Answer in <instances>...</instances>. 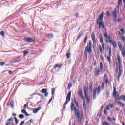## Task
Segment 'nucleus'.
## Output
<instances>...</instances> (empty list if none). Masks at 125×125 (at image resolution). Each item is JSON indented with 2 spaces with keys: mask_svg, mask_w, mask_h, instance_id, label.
Listing matches in <instances>:
<instances>
[{
  "mask_svg": "<svg viewBox=\"0 0 125 125\" xmlns=\"http://www.w3.org/2000/svg\"><path fill=\"white\" fill-rule=\"evenodd\" d=\"M7 122H13V118H11L7 120Z\"/></svg>",
  "mask_w": 125,
  "mask_h": 125,
  "instance_id": "39",
  "label": "nucleus"
},
{
  "mask_svg": "<svg viewBox=\"0 0 125 125\" xmlns=\"http://www.w3.org/2000/svg\"><path fill=\"white\" fill-rule=\"evenodd\" d=\"M75 16H76V18H78V17H79V13H76L75 14Z\"/></svg>",
  "mask_w": 125,
  "mask_h": 125,
  "instance_id": "56",
  "label": "nucleus"
},
{
  "mask_svg": "<svg viewBox=\"0 0 125 125\" xmlns=\"http://www.w3.org/2000/svg\"><path fill=\"white\" fill-rule=\"evenodd\" d=\"M47 36L49 37V38H53V34H52V33L48 34Z\"/></svg>",
  "mask_w": 125,
  "mask_h": 125,
  "instance_id": "36",
  "label": "nucleus"
},
{
  "mask_svg": "<svg viewBox=\"0 0 125 125\" xmlns=\"http://www.w3.org/2000/svg\"><path fill=\"white\" fill-rule=\"evenodd\" d=\"M120 32L122 33L123 34H125V30H124V28H122L120 29Z\"/></svg>",
  "mask_w": 125,
  "mask_h": 125,
  "instance_id": "44",
  "label": "nucleus"
},
{
  "mask_svg": "<svg viewBox=\"0 0 125 125\" xmlns=\"http://www.w3.org/2000/svg\"><path fill=\"white\" fill-rule=\"evenodd\" d=\"M92 40L93 43H96V40H95V35L94 33H92Z\"/></svg>",
  "mask_w": 125,
  "mask_h": 125,
  "instance_id": "14",
  "label": "nucleus"
},
{
  "mask_svg": "<svg viewBox=\"0 0 125 125\" xmlns=\"http://www.w3.org/2000/svg\"><path fill=\"white\" fill-rule=\"evenodd\" d=\"M8 73L10 74V75H12L13 72H12L11 71H9Z\"/></svg>",
  "mask_w": 125,
  "mask_h": 125,
  "instance_id": "58",
  "label": "nucleus"
},
{
  "mask_svg": "<svg viewBox=\"0 0 125 125\" xmlns=\"http://www.w3.org/2000/svg\"><path fill=\"white\" fill-rule=\"evenodd\" d=\"M71 91H69L68 94L66 96V101H65V103L63 104V109L62 110H64V109L66 108V105H67V104H68V103L69 102V101H70L71 100Z\"/></svg>",
  "mask_w": 125,
  "mask_h": 125,
  "instance_id": "7",
  "label": "nucleus"
},
{
  "mask_svg": "<svg viewBox=\"0 0 125 125\" xmlns=\"http://www.w3.org/2000/svg\"><path fill=\"white\" fill-rule=\"evenodd\" d=\"M106 16H110V12L109 11H107L106 13Z\"/></svg>",
  "mask_w": 125,
  "mask_h": 125,
  "instance_id": "52",
  "label": "nucleus"
},
{
  "mask_svg": "<svg viewBox=\"0 0 125 125\" xmlns=\"http://www.w3.org/2000/svg\"><path fill=\"white\" fill-rule=\"evenodd\" d=\"M104 37L106 39L105 42H109L110 40H111V37H110V35H108L107 32H104Z\"/></svg>",
  "mask_w": 125,
  "mask_h": 125,
  "instance_id": "9",
  "label": "nucleus"
},
{
  "mask_svg": "<svg viewBox=\"0 0 125 125\" xmlns=\"http://www.w3.org/2000/svg\"><path fill=\"white\" fill-rule=\"evenodd\" d=\"M100 69L101 72H102V71H103V64H102V62L100 63Z\"/></svg>",
  "mask_w": 125,
  "mask_h": 125,
  "instance_id": "21",
  "label": "nucleus"
},
{
  "mask_svg": "<svg viewBox=\"0 0 125 125\" xmlns=\"http://www.w3.org/2000/svg\"><path fill=\"white\" fill-rule=\"evenodd\" d=\"M82 35H83L82 33H81L80 35H79L77 37V39H80V38H81V37L82 36Z\"/></svg>",
  "mask_w": 125,
  "mask_h": 125,
  "instance_id": "62",
  "label": "nucleus"
},
{
  "mask_svg": "<svg viewBox=\"0 0 125 125\" xmlns=\"http://www.w3.org/2000/svg\"><path fill=\"white\" fill-rule=\"evenodd\" d=\"M0 35H1V36H2L3 38H4V31H1L0 33Z\"/></svg>",
  "mask_w": 125,
  "mask_h": 125,
  "instance_id": "32",
  "label": "nucleus"
},
{
  "mask_svg": "<svg viewBox=\"0 0 125 125\" xmlns=\"http://www.w3.org/2000/svg\"><path fill=\"white\" fill-rule=\"evenodd\" d=\"M107 119L108 120V121H109V122H112V119L111 118V117H108L107 118Z\"/></svg>",
  "mask_w": 125,
  "mask_h": 125,
  "instance_id": "54",
  "label": "nucleus"
},
{
  "mask_svg": "<svg viewBox=\"0 0 125 125\" xmlns=\"http://www.w3.org/2000/svg\"><path fill=\"white\" fill-rule=\"evenodd\" d=\"M106 95L108 98V97H109V96H110V92L109 91L106 92Z\"/></svg>",
  "mask_w": 125,
  "mask_h": 125,
  "instance_id": "40",
  "label": "nucleus"
},
{
  "mask_svg": "<svg viewBox=\"0 0 125 125\" xmlns=\"http://www.w3.org/2000/svg\"><path fill=\"white\" fill-rule=\"evenodd\" d=\"M117 60L118 61V63L116 65V73H118V75L117 76V80L118 81H120V77L122 76V72L123 70V66H122V62H121V57L120 56L117 57Z\"/></svg>",
  "mask_w": 125,
  "mask_h": 125,
  "instance_id": "2",
  "label": "nucleus"
},
{
  "mask_svg": "<svg viewBox=\"0 0 125 125\" xmlns=\"http://www.w3.org/2000/svg\"><path fill=\"white\" fill-rule=\"evenodd\" d=\"M101 59L102 61H103V60H104V58L103 57V56H101Z\"/></svg>",
  "mask_w": 125,
  "mask_h": 125,
  "instance_id": "59",
  "label": "nucleus"
},
{
  "mask_svg": "<svg viewBox=\"0 0 125 125\" xmlns=\"http://www.w3.org/2000/svg\"><path fill=\"white\" fill-rule=\"evenodd\" d=\"M92 45V42L91 41H89V44L86 46L85 48V51L84 52V54L86 57H87V53H91V46Z\"/></svg>",
  "mask_w": 125,
  "mask_h": 125,
  "instance_id": "3",
  "label": "nucleus"
},
{
  "mask_svg": "<svg viewBox=\"0 0 125 125\" xmlns=\"http://www.w3.org/2000/svg\"><path fill=\"white\" fill-rule=\"evenodd\" d=\"M111 53H112V48H109V56H111Z\"/></svg>",
  "mask_w": 125,
  "mask_h": 125,
  "instance_id": "31",
  "label": "nucleus"
},
{
  "mask_svg": "<svg viewBox=\"0 0 125 125\" xmlns=\"http://www.w3.org/2000/svg\"><path fill=\"white\" fill-rule=\"evenodd\" d=\"M118 104H119L121 107H125V104H123L121 101L118 102Z\"/></svg>",
  "mask_w": 125,
  "mask_h": 125,
  "instance_id": "23",
  "label": "nucleus"
},
{
  "mask_svg": "<svg viewBox=\"0 0 125 125\" xmlns=\"http://www.w3.org/2000/svg\"><path fill=\"white\" fill-rule=\"evenodd\" d=\"M54 92H55V89L54 88H53L52 89V95H53V94H54Z\"/></svg>",
  "mask_w": 125,
  "mask_h": 125,
  "instance_id": "38",
  "label": "nucleus"
},
{
  "mask_svg": "<svg viewBox=\"0 0 125 125\" xmlns=\"http://www.w3.org/2000/svg\"><path fill=\"white\" fill-rule=\"evenodd\" d=\"M114 22H117V17L114 18Z\"/></svg>",
  "mask_w": 125,
  "mask_h": 125,
  "instance_id": "63",
  "label": "nucleus"
},
{
  "mask_svg": "<svg viewBox=\"0 0 125 125\" xmlns=\"http://www.w3.org/2000/svg\"><path fill=\"white\" fill-rule=\"evenodd\" d=\"M104 114L105 115L107 114V110H106V109H104Z\"/></svg>",
  "mask_w": 125,
  "mask_h": 125,
  "instance_id": "55",
  "label": "nucleus"
},
{
  "mask_svg": "<svg viewBox=\"0 0 125 125\" xmlns=\"http://www.w3.org/2000/svg\"><path fill=\"white\" fill-rule=\"evenodd\" d=\"M51 101H52V98L50 99V100L48 102V103H49V104L51 102Z\"/></svg>",
  "mask_w": 125,
  "mask_h": 125,
  "instance_id": "60",
  "label": "nucleus"
},
{
  "mask_svg": "<svg viewBox=\"0 0 125 125\" xmlns=\"http://www.w3.org/2000/svg\"><path fill=\"white\" fill-rule=\"evenodd\" d=\"M96 91H97V90L95 89L93 91V99H95L96 98Z\"/></svg>",
  "mask_w": 125,
  "mask_h": 125,
  "instance_id": "20",
  "label": "nucleus"
},
{
  "mask_svg": "<svg viewBox=\"0 0 125 125\" xmlns=\"http://www.w3.org/2000/svg\"><path fill=\"white\" fill-rule=\"evenodd\" d=\"M122 0H118V8L120 7V5H122Z\"/></svg>",
  "mask_w": 125,
  "mask_h": 125,
  "instance_id": "25",
  "label": "nucleus"
},
{
  "mask_svg": "<svg viewBox=\"0 0 125 125\" xmlns=\"http://www.w3.org/2000/svg\"><path fill=\"white\" fill-rule=\"evenodd\" d=\"M24 115H25L26 117H28L29 116V114H28V113H27V112L24 113Z\"/></svg>",
  "mask_w": 125,
  "mask_h": 125,
  "instance_id": "57",
  "label": "nucleus"
},
{
  "mask_svg": "<svg viewBox=\"0 0 125 125\" xmlns=\"http://www.w3.org/2000/svg\"><path fill=\"white\" fill-rule=\"evenodd\" d=\"M101 89V88L100 87V86H99L98 87V90H97V95H99V94H100V89Z\"/></svg>",
  "mask_w": 125,
  "mask_h": 125,
  "instance_id": "27",
  "label": "nucleus"
},
{
  "mask_svg": "<svg viewBox=\"0 0 125 125\" xmlns=\"http://www.w3.org/2000/svg\"><path fill=\"white\" fill-rule=\"evenodd\" d=\"M24 124H25V121H23L21 122L19 125H24Z\"/></svg>",
  "mask_w": 125,
  "mask_h": 125,
  "instance_id": "46",
  "label": "nucleus"
},
{
  "mask_svg": "<svg viewBox=\"0 0 125 125\" xmlns=\"http://www.w3.org/2000/svg\"><path fill=\"white\" fill-rule=\"evenodd\" d=\"M92 84H93L92 82H90L89 86L90 90L92 89Z\"/></svg>",
  "mask_w": 125,
  "mask_h": 125,
  "instance_id": "30",
  "label": "nucleus"
},
{
  "mask_svg": "<svg viewBox=\"0 0 125 125\" xmlns=\"http://www.w3.org/2000/svg\"><path fill=\"white\" fill-rule=\"evenodd\" d=\"M104 81H105L106 85H108V83L109 82V79L108 78H105V79H104Z\"/></svg>",
  "mask_w": 125,
  "mask_h": 125,
  "instance_id": "34",
  "label": "nucleus"
},
{
  "mask_svg": "<svg viewBox=\"0 0 125 125\" xmlns=\"http://www.w3.org/2000/svg\"><path fill=\"white\" fill-rule=\"evenodd\" d=\"M74 102L75 103V105H76V107H77V108H78L79 104L78 103V102H77V101L76 100L75 98H74Z\"/></svg>",
  "mask_w": 125,
  "mask_h": 125,
  "instance_id": "26",
  "label": "nucleus"
},
{
  "mask_svg": "<svg viewBox=\"0 0 125 125\" xmlns=\"http://www.w3.org/2000/svg\"><path fill=\"white\" fill-rule=\"evenodd\" d=\"M121 39L123 41V42H125V38L124 36L121 37Z\"/></svg>",
  "mask_w": 125,
  "mask_h": 125,
  "instance_id": "48",
  "label": "nucleus"
},
{
  "mask_svg": "<svg viewBox=\"0 0 125 125\" xmlns=\"http://www.w3.org/2000/svg\"><path fill=\"white\" fill-rule=\"evenodd\" d=\"M21 112H22L23 114H25V113L26 112V110H25V109L22 110H21Z\"/></svg>",
  "mask_w": 125,
  "mask_h": 125,
  "instance_id": "50",
  "label": "nucleus"
},
{
  "mask_svg": "<svg viewBox=\"0 0 125 125\" xmlns=\"http://www.w3.org/2000/svg\"><path fill=\"white\" fill-rule=\"evenodd\" d=\"M112 15L114 18H116V17H117V10L116 9L113 10Z\"/></svg>",
  "mask_w": 125,
  "mask_h": 125,
  "instance_id": "18",
  "label": "nucleus"
},
{
  "mask_svg": "<svg viewBox=\"0 0 125 125\" xmlns=\"http://www.w3.org/2000/svg\"><path fill=\"white\" fill-rule=\"evenodd\" d=\"M103 125H109V123H108L107 122H103Z\"/></svg>",
  "mask_w": 125,
  "mask_h": 125,
  "instance_id": "42",
  "label": "nucleus"
},
{
  "mask_svg": "<svg viewBox=\"0 0 125 125\" xmlns=\"http://www.w3.org/2000/svg\"><path fill=\"white\" fill-rule=\"evenodd\" d=\"M19 118L20 119H23V118H24V115H23V114H20V115H19Z\"/></svg>",
  "mask_w": 125,
  "mask_h": 125,
  "instance_id": "35",
  "label": "nucleus"
},
{
  "mask_svg": "<svg viewBox=\"0 0 125 125\" xmlns=\"http://www.w3.org/2000/svg\"><path fill=\"white\" fill-rule=\"evenodd\" d=\"M83 99V104H85V100H84V97H83L82 98H81Z\"/></svg>",
  "mask_w": 125,
  "mask_h": 125,
  "instance_id": "43",
  "label": "nucleus"
},
{
  "mask_svg": "<svg viewBox=\"0 0 125 125\" xmlns=\"http://www.w3.org/2000/svg\"><path fill=\"white\" fill-rule=\"evenodd\" d=\"M109 107H110V108H114V104H109Z\"/></svg>",
  "mask_w": 125,
  "mask_h": 125,
  "instance_id": "45",
  "label": "nucleus"
},
{
  "mask_svg": "<svg viewBox=\"0 0 125 125\" xmlns=\"http://www.w3.org/2000/svg\"><path fill=\"white\" fill-rule=\"evenodd\" d=\"M107 59L109 64H111V56H108L107 57Z\"/></svg>",
  "mask_w": 125,
  "mask_h": 125,
  "instance_id": "24",
  "label": "nucleus"
},
{
  "mask_svg": "<svg viewBox=\"0 0 125 125\" xmlns=\"http://www.w3.org/2000/svg\"><path fill=\"white\" fill-rule=\"evenodd\" d=\"M113 97H117V96H119V93L118 92L116 91V88L113 87Z\"/></svg>",
  "mask_w": 125,
  "mask_h": 125,
  "instance_id": "11",
  "label": "nucleus"
},
{
  "mask_svg": "<svg viewBox=\"0 0 125 125\" xmlns=\"http://www.w3.org/2000/svg\"><path fill=\"white\" fill-rule=\"evenodd\" d=\"M40 110H41V107H39L37 108L34 110L33 111V113H34V114H37V113H38V112H39V111H40Z\"/></svg>",
  "mask_w": 125,
  "mask_h": 125,
  "instance_id": "19",
  "label": "nucleus"
},
{
  "mask_svg": "<svg viewBox=\"0 0 125 125\" xmlns=\"http://www.w3.org/2000/svg\"><path fill=\"white\" fill-rule=\"evenodd\" d=\"M3 65H4V62H0V66H3Z\"/></svg>",
  "mask_w": 125,
  "mask_h": 125,
  "instance_id": "47",
  "label": "nucleus"
},
{
  "mask_svg": "<svg viewBox=\"0 0 125 125\" xmlns=\"http://www.w3.org/2000/svg\"><path fill=\"white\" fill-rule=\"evenodd\" d=\"M67 87H68V88H69V89H70V88H71V87H72V85H71V84H68Z\"/></svg>",
  "mask_w": 125,
  "mask_h": 125,
  "instance_id": "61",
  "label": "nucleus"
},
{
  "mask_svg": "<svg viewBox=\"0 0 125 125\" xmlns=\"http://www.w3.org/2000/svg\"><path fill=\"white\" fill-rule=\"evenodd\" d=\"M12 116H13V117H16V113H13L12 114Z\"/></svg>",
  "mask_w": 125,
  "mask_h": 125,
  "instance_id": "64",
  "label": "nucleus"
},
{
  "mask_svg": "<svg viewBox=\"0 0 125 125\" xmlns=\"http://www.w3.org/2000/svg\"><path fill=\"white\" fill-rule=\"evenodd\" d=\"M99 37H100V42L102 44V47H101V45H100L99 46V48L100 52L102 54V53H103V51H102V48L103 49H104V42H103V38H102V36H101V35H100Z\"/></svg>",
  "mask_w": 125,
  "mask_h": 125,
  "instance_id": "5",
  "label": "nucleus"
},
{
  "mask_svg": "<svg viewBox=\"0 0 125 125\" xmlns=\"http://www.w3.org/2000/svg\"><path fill=\"white\" fill-rule=\"evenodd\" d=\"M67 58H70L71 57V53L70 52H68L66 54Z\"/></svg>",
  "mask_w": 125,
  "mask_h": 125,
  "instance_id": "29",
  "label": "nucleus"
},
{
  "mask_svg": "<svg viewBox=\"0 0 125 125\" xmlns=\"http://www.w3.org/2000/svg\"><path fill=\"white\" fill-rule=\"evenodd\" d=\"M83 108L84 109V110H85V111L86 110V105L85 104H83Z\"/></svg>",
  "mask_w": 125,
  "mask_h": 125,
  "instance_id": "37",
  "label": "nucleus"
},
{
  "mask_svg": "<svg viewBox=\"0 0 125 125\" xmlns=\"http://www.w3.org/2000/svg\"><path fill=\"white\" fill-rule=\"evenodd\" d=\"M14 119L15 120L16 125H17V124H18V120H17V118L14 117Z\"/></svg>",
  "mask_w": 125,
  "mask_h": 125,
  "instance_id": "41",
  "label": "nucleus"
},
{
  "mask_svg": "<svg viewBox=\"0 0 125 125\" xmlns=\"http://www.w3.org/2000/svg\"><path fill=\"white\" fill-rule=\"evenodd\" d=\"M28 53H29V51H23L24 56H26V55H27V54H28Z\"/></svg>",
  "mask_w": 125,
  "mask_h": 125,
  "instance_id": "33",
  "label": "nucleus"
},
{
  "mask_svg": "<svg viewBox=\"0 0 125 125\" xmlns=\"http://www.w3.org/2000/svg\"><path fill=\"white\" fill-rule=\"evenodd\" d=\"M27 107H28V104H24L23 108H24V109H26V108H27Z\"/></svg>",
  "mask_w": 125,
  "mask_h": 125,
  "instance_id": "49",
  "label": "nucleus"
},
{
  "mask_svg": "<svg viewBox=\"0 0 125 125\" xmlns=\"http://www.w3.org/2000/svg\"><path fill=\"white\" fill-rule=\"evenodd\" d=\"M87 41V35H86L84 39V43L82 44V45L84 47L85 44H86V42Z\"/></svg>",
  "mask_w": 125,
  "mask_h": 125,
  "instance_id": "16",
  "label": "nucleus"
},
{
  "mask_svg": "<svg viewBox=\"0 0 125 125\" xmlns=\"http://www.w3.org/2000/svg\"><path fill=\"white\" fill-rule=\"evenodd\" d=\"M62 67V65H59V64H56L54 67L53 69H55L56 68H61Z\"/></svg>",
  "mask_w": 125,
  "mask_h": 125,
  "instance_id": "22",
  "label": "nucleus"
},
{
  "mask_svg": "<svg viewBox=\"0 0 125 125\" xmlns=\"http://www.w3.org/2000/svg\"><path fill=\"white\" fill-rule=\"evenodd\" d=\"M118 47L119 48V50H120V51H121V53H122V55L123 57H125V47H124L122 49V44H121V42H118Z\"/></svg>",
  "mask_w": 125,
  "mask_h": 125,
  "instance_id": "8",
  "label": "nucleus"
},
{
  "mask_svg": "<svg viewBox=\"0 0 125 125\" xmlns=\"http://www.w3.org/2000/svg\"><path fill=\"white\" fill-rule=\"evenodd\" d=\"M109 43H112L113 47H118V45H117V43L115 41H112L111 40H109Z\"/></svg>",
  "mask_w": 125,
  "mask_h": 125,
  "instance_id": "12",
  "label": "nucleus"
},
{
  "mask_svg": "<svg viewBox=\"0 0 125 125\" xmlns=\"http://www.w3.org/2000/svg\"><path fill=\"white\" fill-rule=\"evenodd\" d=\"M44 96L46 97H47V96H48V92H46V93H45Z\"/></svg>",
  "mask_w": 125,
  "mask_h": 125,
  "instance_id": "53",
  "label": "nucleus"
},
{
  "mask_svg": "<svg viewBox=\"0 0 125 125\" xmlns=\"http://www.w3.org/2000/svg\"><path fill=\"white\" fill-rule=\"evenodd\" d=\"M71 111H75V116L77 117L78 122L80 123L82 122V119H83V111H81V118L80 114V111L77 110V108L74 106V102H72L70 105Z\"/></svg>",
  "mask_w": 125,
  "mask_h": 125,
  "instance_id": "1",
  "label": "nucleus"
},
{
  "mask_svg": "<svg viewBox=\"0 0 125 125\" xmlns=\"http://www.w3.org/2000/svg\"><path fill=\"white\" fill-rule=\"evenodd\" d=\"M9 105L12 108V109H14V101H11L9 104Z\"/></svg>",
  "mask_w": 125,
  "mask_h": 125,
  "instance_id": "15",
  "label": "nucleus"
},
{
  "mask_svg": "<svg viewBox=\"0 0 125 125\" xmlns=\"http://www.w3.org/2000/svg\"><path fill=\"white\" fill-rule=\"evenodd\" d=\"M99 73H100V70H99V68H98V67H96L95 70V76L96 77H97L98 75H99Z\"/></svg>",
  "mask_w": 125,
  "mask_h": 125,
  "instance_id": "13",
  "label": "nucleus"
},
{
  "mask_svg": "<svg viewBox=\"0 0 125 125\" xmlns=\"http://www.w3.org/2000/svg\"><path fill=\"white\" fill-rule=\"evenodd\" d=\"M103 13L104 12H102L98 19L97 20V25L99 24V29H100V28H102V29H104L105 28V26H104L103 23L101 22L102 21V20H103ZM100 21H101V22H100Z\"/></svg>",
  "mask_w": 125,
  "mask_h": 125,
  "instance_id": "4",
  "label": "nucleus"
},
{
  "mask_svg": "<svg viewBox=\"0 0 125 125\" xmlns=\"http://www.w3.org/2000/svg\"><path fill=\"white\" fill-rule=\"evenodd\" d=\"M42 93H46V92H47V90L46 89H42Z\"/></svg>",
  "mask_w": 125,
  "mask_h": 125,
  "instance_id": "28",
  "label": "nucleus"
},
{
  "mask_svg": "<svg viewBox=\"0 0 125 125\" xmlns=\"http://www.w3.org/2000/svg\"><path fill=\"white\" fill-rule=\"evenodd\" d=\"M78 95L81 97V98L83 97V92L82 91V89H80L78 91Z\"/></svg>",
  "mask_w": 125,
  "mask_h": 125,
  "instance_id": "17",
  "label": "nucleus"
},
{
  "mask_svg": "<svg viewBox=\"0 0 125 125\" xmlns=\"http://www.w3.org/2000/svg\"><path fill=\"white\" fill-rule=\"evenodd\" d=\"M87 92H88V88L86 87H84V94H85V98L87 101V104H89L90 98L88 97V95H87Z\"/></svg>",
  "mask_w": 125,
  "mask_h": 125,
  "instance_id": "6",
  "label": "nucleus"
},
{
  "mask_svg": "<svg viewBox=\"0 0 125 125\" xmlns=\"http://www.w3.org/2000/svg\"><path fill=\"white\" fill-rule=\"evenodd\" d=\"M102 89L103 90L104 89V83L102 84Z\"/></svg>",
  "mask_w": 125,
  "mask_h": 125,
  "instance_id": "51",
  "label": "nucleus"
},
{
  "mask_svg": "<svg viewBox=\"0 0 125 125\" xmlns=\"http://www.w3.org/2000/svg\"><path fill=\"white\" fill-rule=\"evenodd\" d=\"M24 41L27 42H34V40L31 37H25L24 38Z\"/></svg>",
  "mask_w": 125,
  "mask_h": 125,
  "instance_id": "10",
  "label": "nucleus"
}]
</instances>
